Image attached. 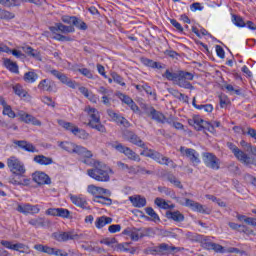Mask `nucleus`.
I'll return each mask as SVG.
<instances>
[{"instance_id": "2f4dec72", "label": "nucleus", "mask_w": 256, "mask_h": 256, "mask_svg": "<svg viewBox=\"0 0 256 256\" xmlns=\"http://www.w3.org/2000/svg\"><path fill=\"white\" fill-rule=\"evenodd\" d=\"M166 216L168 219H172V221H175L176 223L185 221V216L179 211L167 212Z\"/></svg>"}, {"instance_id": "774afa93", "label": "nucleus", "mask_w": 256, "mask_h": 256, "mask_svg": "<svg viewBox=\"0 0 256 256\" xmlns=\"http://www.w3.org/2000/svg\"><path fill=\"white\" fill-rule=\"evenodd\" d=\"M53 255L55 256H69V253H67L65 250L63 249H59V248H54V253Z\"/></svg>"}, {"instance_id": "dca6fc26", "label": "nucleus", "mask_w": 256, "mask_h": 256, "mask_svg": "<svg viewBox=\"0 0 256 256\" xmlns=\"http://www.w3.org/2000/svg\"><path fill=\"white\" fill-rule=\"evenodd\" d=\"M154 253H179L180 247L169 246V244L161 243L155 247Z\"/></svg>"}, {"instance_id": "0eeeda50", "label": "nucleus", "mask_w": 256, "mask_h": 256, "mask_svg": "<svg viewBox=\"0 0 256 256\" xmlns=\"http://www.w3.org/2000/svg\"><path fill=\"white\" fill-rule=\"evenodd\" d=\"M7 167L10 169L13 175H18V178L21 179L26 173L25 164L15 156H11L7 159Z\"/></svg>"}, {"instance_id": "58836bf2", "label": "nucleus", "mask_w": 256, "mask_h": 256, "mask_svg": "<svg viewBox=\"0 0 256 256\" xmlns=\"http://www.w3.org/2000/svg\"><path fill=\"white\" fill-rule=\"evenodd\" d=\"M17 117H19L20 120L23 121V123H27L29 125V124H31V119H32L33 115H31L23 110H20L17 112Z\"/></svg>"}, {"instance_id": "6ab92c4d", "label": "nucleus", "mask_w": 256, "mask_h": 256, "mask_svg": "<svg viewBox=\"0 0 256 256\" xmlns=\"http://www.w3.org/2000/svg\"><path fill=\"white\" fill-rule=\"evenodd\" d=\"M14 145H17V147L23 149L24 151H27L28 153H39V150L37 149V147H35V145L25 140H17L14 142Z\"/></svg>"}, {"instance_id": "f8f14e48", "label": "nucleus", "mask_w": 256, "mask_h": 256, "mask_svg": "<svg viewBox=\"0 0 256 256\" xmlns=\"http://www.w3.org/2000/svg\"><path fill=\"white\" fill-rule=\"evenodd\" d=\"M123 137L125 141L132 143V145H136V147H140L141 149H147V144L141 140V138L132 131H126L123 133Z\"/></svg>"}, {"instance_id": "c85d7f7f", "label": "nucleus", "mask_w": 256, "mask_h": 256, "mask_svg": "<svg viewBox=\"0 0 256 256\" xmlns=\"http://www.w3.org/2000/svg\"><path fill=\"white\" fill-rule=\"evenodd\" d=\"M112 223H113V218L107 217V216H101L96 218L95 227L97 229H103L105 225H111Z\"/></svg>"}, {"instance_id": "a878e982", "label": "nucleus", "mask_w": 256, "mask_h": 256, "mask_svg": "<svg viewBox=\"0 0 256 256\" xmlns=\"http://www.w3.org/2000/svg\"><path fill=\"white\" fill-rule=\"evenodd\" d=\"M107 114H108V117H110V119H112L116 123H120V125H124V127H129V121L127 119H125V117L117 114L112 109H108Z\"/></svg>"}, {"instance_id": "ea45409f", "label": "nucleus", "mask_w": 256, "mask_h": 256, "mask_svg": "<svg viewBox=\"0 0 256 256\" xmlns=\"http://www.w3.org/2000/svg\"><path fill=\"white\" fill-rule=\"evenodd\" d=\"M24 53H27L30 57H34V59H41V54L30 46L24 47Z\"/></svg>"}, {"instance_id": "864d4df0", "label": "nucleus", "mask_w": 256, "mask_h": 256, "mask_svg": "<svg viewBox=\"0 0 256 256\" xmlns=\"http://www.w3.org/2000/svg\"><path fill=\"white\" fill-rule=\"evenodd\" d=\"M16 211H18V213H22L23 215H29V204H19Z\"/></svg>"}, {"instance_id": "3c124183", "label": "nucleus", "mask_w": 256, "mask_h": 256, "mask_svg": "<svg viewBox=\"0 0 256 256\" xmlns=\"http://www.w3.org/2000/svg\"><path fill=\"white\" fill-rule=\"evenodd\" d=\"M111 77L114 81V83H117L118 85H121V87H125V82L123 81V77L121 75L117 74V72H113L111 74Z\"/></svg>"}, {"instance_id": "e2e57ef3", "label": "nucleus", "mask_w": 256, "mask_h": 256, "mask_svg": "<svg viewBox=\"0 0 256 256\" xmlns=\"http://www.w3.org/2000/svg\"><path fill=\"white\" fill-rule=\"evenodd\" d=\"M41 101H42V103H44V105H48V107H55V102L49 96H43L41 98Z\"/></svg>"}, {"instance_id": "473e14b6", "label": "nucleus", "mask_w": 256, "mask_h": 256, "mask_svg": "<svg viewBox=\"0 0 256 256\" xmlns=\"http://www.w3.org/2000/svg\"><path fill=\"white\" fill-rule=\"evenodd\" d=\"M34 249L36 251H39V253H46V255H53L55 251V248L48 245H43V244L34 245Z\"/></svg>"}, {"instance_id": "423d86ee", "label": "nucleus", "mask_w": 256, "mask_h": 256, "mask_svg": "<svg viewBox=\"0 0 256 256\" xmlns=\"http://www.w3.org/2000/svg\"><path fill=\"white\" fill-rule=\"evenodd\" d=\"M227 147H228V149H230V151H232L234 157H236V159H238V161H240V163H243L247 167H249V165H254L256 167L255 158H251L249 155H247L245 152H243L241 149H239V147H237V145H235L231 142H228Z\"/></svg>"}, {"instance_id": "4be33fe9", "label": "nucleus", "mask_w": 256, "mask_h": 256, "mask_svg": "<svg viewBox=\"0 0 256 256\" xmlns=\"http://www.w3.org/2000/svg\"><path fill=\"white\" fill-rule=\"evenodd\" d=\"M123 235H127L132 241H139V239L143 238L141 228H127L123 231Z\"/></svg>"}, {"instance_id": "0e129e2a", "label": "nucleus", "mask_w": 256, "mask_h": 256, "mask_svg": "<svg viewBox=\"0 0 256 256\" xmlns=\"http://www.w3.org/2000/svg\"><path fill=\"white\" fill-rule=\"evenodd\" d=\"M41 209L39 208V205H31L29 204V210H28V215H37Z\"/></svg>"}, {"instance_id": "de8ad7c7", "label": "nucleus", "mask_w": 256, "mask_h": 256, "mask_svg": "<svg viewBox=\"0 0 256 256\" xmlns=\"http://www.w3.org/2000/svg\"><path fill=\"white\" fill-rule=\"evenodd\" d=\"M213 243L214 242L211 241V238L204 237L201 240V247H203V249H207L208 251H211V249L213 248Z\"/></svg>"}, {"instance_id": "7c9ffc66", "label": "nucleus", "mask_w": 256, "mask_h": 256, "mask_svg": "<svg viewBox=\"0 0 256 256\" xmlns=\"http://www.w3.org/2000/svg\"><path fill=\"white\" fill-rule=\"evenodd\" d=\"M0 53H11L17 59L23 57V53L19 50H11L9 46L0 43Z\"/></svg>"}, {"instance_id": "5fc2aeb1", "label": "nucleus", "mask_w": 256, "mask_h": 256, "mask_svg": "<svg viewBox=\"0 0 256 256\" xmlns=\"http://www.w3.org/2000/svg\"><path fill=\"white\" fill-rule=\"evenodd\" d=\"M168 181L172 183L175 187H178V189H183V185H181V181L177 179L174 175L168 176Z\"/></svg>"}, {"instance_id": "1a4fd4ad", "label": "nucleus", "mask_w": 256, "mask_h": 256, "mask_svg": "<svg viewBox=\"0 0 256 256\" xmlns=\"http://www.w3.org/2000/svg\"><path fill=\"white\" fill-rule=\"evenodd\" d=\"M145 115H147V117H150V119H152L153 121H156L157 123H169V120H167V118L165 117V114L162 112L157 111L155 108H153V106H149V105H144L142 107Z\"/></svg>"}, {"instance_id": "c03bdc74", "label": "nucleus", "mask_w": 256, "mask_h": 256, "mask_svg": "<svg viewBox=\"0 0 256 256\" xmlns=\"http://www.w3.org/2000/svg\"><path fill=\"white\" fill-rule=\"evenodd\" d=\"M72 25H74V27H77V29H80V31H87V24L77 17L74 19Z\"/></svg>"}, {"instance_id": "393cba45", "label": "nucleus", "mask_w": 256, "mask_h": 256, "mask_svg": "<svg viewBox=\"0 0 256 256\" xmlns=\"http://www.w3.org/2000/svg\"><path fill=\"white\" fill-rule=\"evenodd\" d=\"M38 89L43 93H51L55 89V82L50 79H43L39 82Z\"/></svg>"}, {"instance_id": "9b49d317", "label": "nucleus", "mask_w": 256, "mask_h": 256, "mask_svg": "<svg viewBox=\"0 0 256 256\" xmlns=\"http://www.w3.org/2000/svg\"><path fill=\"white\" fill-rule=\"evenodd\" d=\"M87 193H89V195H92V197H94L93 201H97L98 198H100L103 195H106V197H111V190L103 187L95 186L94 184H90L87 186Z\"/></svg>"}, {"instance_id": "37998d69", "label": "nucleus", "mask_w": 256, "mask_h": 256, "mask_svg": "<svg viewBox=\"0 0 256 256\" xmlns=\"http://www.w3.org/2000/svg\"><path fill=\"white\" fill-rule=\"evenodd\" d=\"M0 19H5V20L15 19V14L13 12L0 8Z\"/></svg>"}, {"instance_id": "2eb2a0df", "label": "nucleus", "mask_w": 256, "mask_h": 256, "mask_svg": "<svg viewBox=\"0 0 256 256\" xmlns=\"http://www.w3.org/2000/svg\"><path fill=\"white\" fill-rule=\"evenodd\" d=\"M1 246L11 251H19L20 253H27L29 247L23 243H13L12 241L1 240Z\"/></svg>"}, {"instance_id": "603ef678", "label": "nucleus", "mask_w": 256, "mask_h": 256, "mask_svg": "<svg viewBox=\"0 0 256 256\" xmlns=\"http://www.w3.org/2000/svg\"><path fill=\"white\" fill-rule=\"evenodd\" d=\"M116 95H117L118 99H120V101H122V103H125V105H129L133 101L131 97H129L121 92H118Z\"/></svg>"}, {"instance_id": "4d7b16f0", "label": "nucleus", "mask_w": 256, "mask_h": 256, "mask_svg": "<svg viewBox=\"0 0 256 256\" xmlns=\"http://www.w3.org/2000/svg\"><path fill=\"white\" fill-rule=\"evenodd\" d=\"M219 103H220V107L222 109H225V107H227V105L229 104V97H227V95H225V94L220 95Z\"/></svg>"}, {"instance_id": "f03ea898", "label": "nucleus", "mask_w": 256, "mask_h": 256, "mask_svg": "<svg viewBox=\"0 0 256 256\" xmlns=\"http://www.w3.org/2000/svg\"><path fill=\"white\" fill-rule=\"evenodd\" d=\"M59 147L61 149H64V151H67L68 153H75L76 155H79V157L83 158L82 163L85 165H93L94 161H98L93 159V152L91 150L87 149L84 146L77 145L73 142H61L59 144Z\"/></svg>"}, {"instance_id": "ddd939ff", "label": "nucleus", "mask_w": 256, "mask_h": 256, "mask_svg": "<svg viewBox=\"0 0 256 256\" xmlns=\"http://www.w3.org/2000/svg\"><path fill=\"white\" fill-rule=\"evenodd\" d=\"M203 161L206 167H209V169H214V171H218L220 160L215 156L213 153L206 152L203 154Z\"/></svg>"}, {"instance_id": "9d476101", "label": "nucleus", "mask_w": 256, "mask_h": 256, "mask_svg": "<svg viewBox=\"0 0 256 256\" xmlns=\"http://www.w3.org/2000/svg\"><path fill=\"white\" fill-rule=\"evenodd\" d=\"M112 148L116 149L118 153H123V155H125V157H127V159H129L130 161H136V163H139V161H141V156H139V154L133 151V149L121 143L112 144Z\"/></svg>"}, {"instance_id": "a211bd4d", "label": "nucleus", "mask_w": 256, "mask_h": 256, "mask_svg": "<svg viewBox=\"0 0 256 256\" xmlns=\"http://www.w3.org/2000/svg\"><path fill=\"white\" fill-rule=\"evenodd\" d=\"M77 234L75 232H61V233H55L54 239L56 241H59L60 243H65L67 241H73V239H77Z\"/></svg>"}, {"instance_id": "6e6d98bb", "label": "nucleus", "mask_w": 256, "mask_h": 256, "mask_svg": "<svg viewBox=\"0 0 256 256\" xmlns=\"http://www.w3.org/2000/svg\"><path fill=\"white\" fill-rule=\"evenodd\" d=\"M18 185L20 187H29V185H31V179L25 177V175L22 174V177H20V181L18 182Z\"/></svg>"}, {"instance_id": "f257e3e1", "label": "nucleus", "mask_w": 256, "mask_h": 256, "mask_svg": "<svg viewBox=\"0 0 256 256\" xmlns=\"http://www.w3.org/2000/svg\"><path fill=\"white\" fill-rule=\"evenodd\" d=\"M162 77L167 79V81H173L175 85L181 87L182 89H193V85L189 81H193L195 79V75L191 72L178 70L177 72H173L172 70L167 69Z\"/></svg>"}, {"instance_id": "aec40b11", "label": "nucleus", "mask_w": 256, "mask_h": 256, "mask_svg": "<svg viewBox=\"0 0 256 256\" xmlns=\"http://www.w3.org/2000/svg\"><path fill=\"white\" fill-rule=\"evenodd\" d=\"M12 89L20 99H23L24 101H31V95H29V92L21 84H15L12 86Z\"/></svg>"}, {"instance_id": "052dcab7", "label": "nucleus", "mask_w": 256, "mask_h": 256, "mask_svg": "<svg viewBox=\"0 0 256 256\" xmlns=\"http://www.w3.org/2000/svg\"><path fill=\"white\" fill-rule=\"evenodd\" d=\"M78 73H81V75L87 77V79H93V73H91V70L88 68H80L78 69Z\"/></svg>"}, {"instance_id": "cd10ccee", "label": "nucleus", "mask_w": 256, "mask_h": 256, "mask_svg": "<svg viewBox=\"0 0 256 256\" xmlns=\"http://www.w3.org/2000/svg\"><path fill=\"white\" fill-rule=\"evenodd\" d=\"M229 228L234 231H239L240 233H245L246 235H252L253 230L249 229L246 225L237 224L235 222H229Z\"/></svg>"}, {"instance_id": "79ce46f5", "label": "nucleus", "mask_w": 256, "mask_h": 256, "mask_svg": "<svg viewBox=\"0 0 256 256\" xmlns=\"http://www.w3.org/2000/svg\"><path fill=\"white\" fill-rule=\"evenodd\" d=\"M58 29H59L60 33H64V34L75 33V27H73V26H65L62 23H58Z\"/></svg>"}, {"instance_id": "13d9d810", "label": "nucleus", "mask_w": 256, "mask_h": 256, "mask_svg": "<svg viewBox=\"0 0 256 256\" xmlns=\"http://www.w3.org/2000/svg\"><path fill=\"white\" fill-rule=\"evenodd\" d=\"M142 237H153L155 235V229L153 228H141Z\"/></svg>"}, {"instance_id": "8fccbe9b", "label": "nucleus", "mask_w": 256, "mask_h": 256, "mask_svg": "<svg viewBox=\"0 0 256 256\" xmlns=\"http://www.w3.org/2000/svg\"><path fill=\"white\" fill-rule=\"evenodd\" d=\"M232 22L236 27H246V23L241 16L233 15Z\"/></svg>"}, {"instance_id": "39448f33", "label": "nucleus", "mask_w": 256, "mask_h": 256, "mask_svg": "<svg viewBox=\"0 0 256 256\" xmlns=\"http://www.w3.org/2000/svg\"><path fill=\"white\" fill-rule=\"evenodd\" d=\"M58 125L65 129V131H69L74 135V137H77V139H82L83 141H87L89 137V133L85 131V129L79 128V126L75 125L74 123L67 122L65 120H58Z\"/></svg>"}, {"instance_id": "72a5a7b5", "label": "nucleus", "mask_w": 256, "mask_h": 256, "mask_svg": "<svg viewBox=\"0 0 256 256\" xmlns=\"http://www.w3.org/2000/svg\"><path fill=\"white\" fill-rule=\"evenodd\" d=\"M145 213L148 214V216L150 217H146L148 221L150 220L153 221L154 223L161 221V218H159V214H157V212H155V210L152 207L145 208Z\"/></svg>"}, {"instance_id": "338daca9", "label": "nucleus", "mask_w": 256, "mask_h": 256, "mask_svg": "<svg viewBox=\"0 0 256 256\" xmlns=\"http://www.w3.org/2000/svg\"><path fill=\"white\" fill-rule=\"evenodd\" d=\"M109 233H119L121 231V225L119 224H112L108 227Z\"/></svg>"}, {"instance_id": "b1692460", "label": "nucleus", "mask_w": 256, "mask_h": 256, "mask_svg": "<svg viewBox=\"0 0 256 256\" xmlns=\"http://www.w3.org/2000/svg\"><path fill=\"white\" fill-rule=\"evenodd\" d=\"M186 207H191L192 211H197L198 213H205L206 215H209V210L205 208L204 205H201L199 202H195L191 199L185 200Z\"/></svg>"}, {"instance_id": "20e7f679", "label": "nucleus", "mask_w": 256, "mask_h": 256, "mask_svg": "<svg viewBox=\"0 0 256 256\" xmlns=\"http://www.w3.org/2000/svg\"><path fill=\"white\" fill-rule=\"evenodd\" d=\"M84 111L89 117L88 126L91 127V129H96V131H99L100 133H105V131H107L105 126L101 124V114L97 108L86 106Z\"/></svg>"}, {"instance_id": "09e8293b", "label": "nucleus", "mask_w": 256, "mask_h": 256, "mask_svg": "<svg viewBox=\"0 0 256 256\" xmlns=\"http://www.w3.org/2000/svg\"><path fill=\"white\" fill-rule=\"evenodd\" d=\"M95 203H100L101 205H113V200L109 196L102 195L100 198L95 200Z\"/></svg>"}, {"instance_id": "4c0bfd02", "label": "nucleus", "mask_w": 256, "mask_h": 256, "mask_svg": "<svg viewBox=\"0 0 256 256\" xmlns=\"http://www.w3.org/2000/svg\"><path fill=\"white\" fill-rule=\"evenodd\" d=\"M4 65L6 69L11 71V73H19V66H17V63L11 61L10 59H5Z\"/></svg>"}, {"instance_id": "bf43d9fd", "label": "nucleus", "mask_w": 256, "mask_h": 256, "mask_svg": "<svg viewBox=\"0 0 256 256\" xmlns=\"http://www.w3.org/2000/svg\"><path fill=\"white\" fill-rule=\"evenodd\" d=\"M69 215H71V212H69L68 209L58 208V217H62V219H69Z\"/></svg>"}, {"instance_id": "c756f323", "label": "nucleus", "mask_w": 256, "mask_h": 256, "mask_svg": "<svg viewBox=\"0 0 256 256\" xmlns=\"http://www.w3.org/2000/svg\"><path fill=\"white\" fill-rule=\"evenodd\" d=\"M33 162L37 163L38 165H53V158L45 155H36L33 158Z\"/></svg>"}, {"instance_id": "f3484780", "label": "nucleus", "mask_w": 256, "mask_h": 256, "mask_svg": "<svg viewBox=\"0 0 256 256\" xmlns=\"http://www.w3.org/2000/svg\"><path fill=\"white\" fill-rule=\"evenodd\" d=\"M189 125H192L196 131H203L207 129L208 122L203 120L201 116H194L193 119L188 121Z\"/></svg>"}, {"instance_id": "a19ab883", "label": "nucleus", "mask_w": 256, "mask_h": 256, "mask_svg": "<svg viewBox=\"0 0 256 256\" xmlns=\"http://www.w3.org/2000/svg\"><path fill=\"white\" fill-rule=\"evenodd\" d=\"M62 83L64 85H67V87H70V89H77L79 87V83H77L75 80H71V78L65 76L64 80H62Z\"/></svg>"}, {"instance_id": "69168bd1", "label": "nucleus", "mask_w": 256, "mask_h": 256, "mask_svg": "<svg viewBox=\"0 0 256 256\" xmlns=\"http://www.w3.org/2000/svg\"><path fill=\"white\" fill-rule=\"evenodd\" d=\"M211 251H215V253H225V248L220 244L213 243Z\"/></svg>"}, {"instance_id": "6e6552de", "label": "nucleus", "mask_w": 256, "mask_h": 256, "mask_svg": "<svg viewBox=\"0 0 256 256\" xmlns=\"http://www.w3.org/2000/svg\"><path fill=\"white\" fill-rule=\"evenodd\" d=\"M146 157H150V159H153L156 161V163H159L160 165H166L167 167H171L172 169H175L177 167V164L173 162L169 157L163 156L161 153L155 151V150H148L146 152Z\"/></svg>"}, {"instance_id": "412c9836", "label": "nucleus", "mask_w": 256, "mask_h": 256, "mask_svg": "<svg viewBox=\"0 0 256 256\" xmlns=\"http://www.w3.org/2000/svg\"><path fill=\"white\" fill-rule=\"evenodd\" d=\"M70 201L76 207H80V209H89V203H87V198L83 197V195H71Z\"/></svg>"}, {"instance_id": "f704fd0d", "label": "nucleus", "mask_w": 256, "mask_h": 256, "mask_svg": "<svg viewBox=\"0 0 256 256\" xmlns=\"http://www.w3.org/2000/svg\"><path fill=\"white\" fill-rule=\"evenodd\" d=\"M29 225L39 229V227H45L47 225V221L43 217L32 218L28 221Z\"/></svg>"}, {"instance_id": "7ed1b4c3", "label": "nucleus", "mask_w": 256, "mask_h": 256, "mask_svg": "<svg viewBox=\"0 0 256 256\" xmlns=\"http://www.w3.org/2000/svg\"><path fill=\"white\" fill-rule=\"evenodd\" d=\"M92 169L87 170L88 177L94 179L95 181H99L100 183H109L111 181L110 173H113V170L106 166L105 163L101 161H94L92 165Z\"/></svg>"}, {"instance_id": "680f3d73", "label": "nucleus", "mask_w": 256, "mask_h": 256, "mask_svg": "<svg viewBox=\"0 0 256 256\" xmlns=\"http://www.w3.org/2000/svg\"><path fill=\"white\" fill-rule=\"evenodd\" d=\"M141 88L147 93V95H151L152 97H156L157 94L155 93V90L151 88L148 84H144L141 86Z\"/></svg>"}, {"instance_id": "5701e85b", "label": "nucleus", "mask_w": 256, "mask_h": 256, "mask_svg": "<svg viewBox=\"0 0 256 256\" xmlns=\"http://www.w3.org/2000/svg\"><path fill=\"white\" fill-rule=\"evenodd\" d=\"M33 181L38 185H51V178L45 172H36L33 174Z\"/></svg>"}, {"instance_id": "bb28decb", "label": "nucleus", "mask_w": 256, "mask_h": 256, "mask_svg": "<svg viewBox=\"0 0 256 256\" xmlns=\"http://www.w3.org/2000/svg\"><path fill=\"white\" fill-rule=\"evenodd\" d=\"M129 201L132 203L133 207H137L138 209H141L147 205V199L141 195L130 196Z\"/></svg>"}, {"instance_id": "e433bc0d", "label": "nucleus", "mask_w": 256, "mask_h": 256, "mask_svg": "<svg viewBox=\"0 0 256 256\" xmlns=\"http://www.w3.org/2000/svg\"><path fill=\"white\" fill-rule=\"evenodd\" d=\"M154 203L157 205V207H160V209H175L174 204H169V202L163 200L162 198H156Z\"/></svg>"}, {"instance_id": "49530a36", "label": "nucleus", "mask_w": 256, "mask_h": 256, "mask_svg": "<svg viewBox=\"0 0 256 256\" xmlns=\"http://www.w3.org/2000/svg\"><path fill=\"white\" fill-rule=\"evenodd\" d=\"M2 113L3 115H7V117H9L10 119H15V117H17V112L15 113V111H13V109L9 105L3 108Z\"/></svg>"}, {"instance_id": "a18cd8bd", "label": "nucleus", "mask_w": 256, "mask_h": 256, "mask_svg": "<svg viewBox=\"0 0 256 256\" xmlns=\"http://www.w3.org/2000/svg\"><path fill=\"white\" fill-rule=\"evenodd\" d=\"M48 73H50V75H53V77H56V79H58L60 83H62V81L67 76L64 73H61L59 70H56V69H50V70H48Z\"/></svg>"}, {"instance_id": "4468645a", "label": "nucleus", "mask_w": 256, "mask_h": 256, "mask_svg": "<svg viewBox=\"0 0 256 256\" xmlns=\"http://www.w3.org/2000/svg\"><path fill=\"white\" fill-rule=\"evenodd\" d=\"M180 153L183 157H187L193 165H199L201 160L199 159V153L193 148H185L184 146L180 147Z\"/></svg>"}, {"instance_id": "c9c22d12", "label": "nucleus", "mask_w": 256, "mask_h": 256, "mask_svg": "<svg viewBox=\"0 0 256 256\" xmlns=\"http://www.w3.org/2000/svg\"><path fill=\"white\" fill-rule=\"evenodd\" d=\"M37 79H39V74L33 70L26 72L23 76L25 83H35Z\"/></svg>"}]
</instances>
